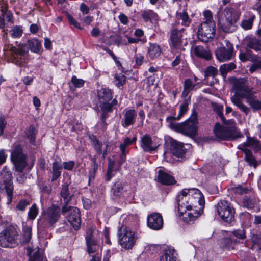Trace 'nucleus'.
<instances>
[{
	"mask_svg": "<svg viewBox=\"0 0 261 261\" xmlns=\"http://www.w3.org/2000/svg\"><path fill=\"white\" fill-rule=\"evenodd\" d=\"M62 169V165L58 162H54L53 163L51 181H55L61 176Z\"/></svg>",
	"mask_w": 261,
	"mask_h": 261,
	"instance_id": "nucleus-35",
	"label": "nucleus"
},
{
	"mask_svg": "<svg viewBox=\"0 0 261 261\" xmlns=\"http://www.w3.org/2000/svg\"><path fill=\"white\" fill-rule=\"evenodd\" d=\"M226 126L220 125L219 123H216L214 127L213 132L215 136L221 140L229 141L241 137L240 132L238 130L235 126V121L232 124H227Z\"/></svg>",
	"mask_w": 261,
	"mask_h": 261,
	"instance_id": "nucleus-5",
	"label": "nucleus"
},
{
	"mask_svg": "<svg viewBox=\"0 0 261 261\" xmlns=\"http://www.w3.org/2000/svg\"><path fill=\"white\" fill-rule=\"evenodd\" d=\"M244 159L247 165L254 169H256L259 164L251 150H245Z\"/></svg>",
	"mask_w": 261,
	"mask_h": 261,
	"instance_id": "nucleus-30",
	"label": "nucleus"
},
{
	"mask_svg": "<svg viewBox=\"0 0 261 261\" xmlns=\"http://www.w3.org/2000/svg\"><path fill=\"white\" fill-rule=\"evenodd\" d=\"M245 98L247 99V103L250 105L254 111L261 109V101L255 99L254 92L252 91L248 95H246Z\"/></svg>",
	"mask_w": 261,
	"mask_h": 261,
	"instance_id": "nucleus-29",
	"label": "nucleus"
},
{
	"mask_svg": "<svg viewBox=\"0 0 261 261\" xmlns=\"http://www.w3.org/2000/svg\"><path fill=\"white\" fill-rule=\"evenodd\" d=\"M30 204V202L27 200H21L16 205V208L19 211H23L26 207Z\"/></svg>",
	"mask_w": 261,
	"mask_h": 261,
	"instance_id": "nucleus-61",
	"label": "nucleus"
},
{
	"mask_svg": "<svg viewBox=\"0 0 261 261\" xmlns=\"http://www.w3.org/2000/svg\"><path fill=\"white\" fill-rule=\"evenodd\" d=\"M0 190H5L7 195V204H10L13 197V186L11 172L4 167L0 172Z\"/></svg>",
	"mask_w": 261,
	"mask_h": 261,
	"instance_id": "nucleus-7",
	"label": "nucleus"
},
{
	"mask_svg": "<svg viewBox=\"0 0 261 261\" xmlns=\"http://www.w3.org/2000/svg\"><path fill=\"white\" fill-rule=\"evenodd\" d=\"M100 111H104L111 113L113 112V108L110 103L106 102H101L100 104Z\"/></svg>",
	"mask_w": 261,
	"mask_h": 261,
	"instance_id": "nucleus-59",
	"label": "nucleus"
},
{
	"mask_svg": "<svg viewBox=\"0 0 261 261\" xmlns=\"http://www.w3.org/2000/svg\"><path fill=\"white\" fill-rule=\"evenodd\" d=\"M60 195L63 199H67V198L70 196L69 184L68 183H64L61 185Z\"/></svg>",
	"mask_w": 261,
	"mask_h": 261,
	"instance_id": "nucleus-48",
	"label": "nucleus"
},
{
	"mask_svg": "<svg viewBox=\"0 0 261 261\" xmlns=\"http://www.w3.org/2000/svg\"><path fill=\"white\" fill-rule=\"evenodd\" d=\"M246 238L245 232L243 229L234 230L229 237L224 239L225 245L233 244H243Z\"/></svg>",
	"mask_w": 261,
	"mask_h": 261,
	"instance_id": "nucleus-13",
	"label": "nucleus"
},
{
	"mask_svg": "<svg viewBox=\"0 0 261 261\" xmlns=\"http://www.w3.org/2000/svg\"><path fill=\"white\" fill-rule=\"evenodd\" d=\"M243 206L248 209H251L254 207V201L248 196H245L242 201Z\"/></svg>",
	"mask_w": 261,
	"mask_h": 261,
	"instance_id": "nucleus-52",
	"label": "nucleus"
},
{
	"mask_svg": "<svg viewBox=\"0 0 261 261\" xmlns=\"http://www.w3.org/2000/svg\"><path fill=\"white\" fill-rule=\"evenodd\" d=\"M9 33L13 38H20L22 35L23 29L21 27L16 25L10 30Z\"/></svg>",
	"mask_w": 261,
	"mask_h": 261,
	"instance_id": "nucleus-45",
	"label": "nucleus"
},
{
	"mask_svg": "<svg viewBox=\"0 0 261 261\" xmlns=\"http://www.w3.org/2000/svg\"><path fill=\"white\" fill-rule=\"evenodd\" d=\"M241 15L239 10L232 7H226L218 19V25L224 32L232 33L238 28L237 22Z\"/></svg>",
	"mask_w": 261,
	"mask_h": 261,
	"instance_id": "nucleus-2",
	"label": "nucleus"
},
{
	"mask_svg": "<svg viewBox=\"0 0 261 261\" xmlns=\"http://www.w3.org/2000/svg\"><path fill=\"white\" fill-rule=\"evenodd\" d=\"M100 234L95 227H90L86 232L85 239L86 245H98L100 243L99 239Z\"/></svg>",
	"mask_w": 261,
	"mask_h": 261,
	"instance_id": "nucleus-18",
	"label": "nucleus"
},
{
	"mask_svg": "<svg viewBox=\"0 0 261 261\" xmlns=\"http://www.w3.org/2000/svg\"><path fill=\"white\" fill-rule=\"evenodd\" d=\"M37 131L33 125H30L25 130V136L30 143L35 145Z\"/></svg>",
	"mask_w": 261,
	"mask_h": 261,
	"instance_id": "nucleus-38",
	"label": "nucleus"
},
{
	"mask_svg": "<svg viewBox=\"0 0 261 261\" xmlns=\"http://www.w3.org/2000/svg\"><path fill=\"white\" fill-rule=\"evenodd\" d=\"M226 47L218 48L215 51L217 59L220 62L231 60L233 56L234 48L233 44L226 40Z\"/></svg>",
	"mask_w": 261,
	"mask_h": 261,
	"instance_id": "nucleus-12",
	"label": "nucleus"
},
{
	"mask_svg": "<svg viewBox=\"0 0 261 261\" xmlns=\"http://www.w3.org/2000/svg\"><path fill=\"white\" fill-rule=\"evenodd\" d=\"M197 114L194 113L189 119L184 122L177 123L174 121H170L168 127L170 129L181 133L187 136L194 138L197 135Z\"/></svg>",
	"mask_w": 261,
	"mask_h": 261,
	"instance_id": "nucleus-3",
	"label": "nucleus"
},
{
	"mask_svg": "<svg viewBox=\"0 0 261 261\" xmlns=\"http://www.w3.org/2000/svg\"><path fill=\"white\" fill-rule=\"evenodd\" d=\"M40 192L42 194H50L52 191L51 186H48L44 184H40L38 185Z\"/></svg>",
	"mask_w": 261,
	"mask_h": 261,
	"instance_id": "nucleus-54",
	"label": "nucleus"
},
{
	"mask_svg": "<svg viewBox=\"0 0 261 261\" xmlns=\"http://www.w3.org/2000/svg\"><path fill=\"white\" fill-rule=\"evenodd\" d=\"M28 261H42L44 257V249L38 246H30L27 247Z\"/></svg>",
	"mask_w": 261,
	"mask_h": 261,
	"instance_id": "nucleus-17",
	"label": "nucleus"
},
{
	"mask_svg": "<svg viewBox=\"0 0 261 261\" xmlns=\"http://www.w3.org/2000/svg\"><path fill=\"white\" fill-rule=\"evenodd\" d=\"M232 102L239 108L241 111L247 114L249 111V108L242 103V101L238 96L233 95L231 98Z\"/></svg>",
	"mask_w": 261,
	"mask_h": 261,
	"instance_id": "nucleus-36",
	"label": "nucleus"
},
{
	"mask_svg": "<svg viewBox=\"0 0 261 261\" xmlns=\"http://www.w3.org/2000/svg\"><path fill=\"white\" fill-rule=\"evenodd\" d=\"M137 141V137L134 136L132 139L129 137H126L124 139L123 142L120 145V150H126V148L132 144L135 143Z\"/></svg>",
	"mask_w": 261,
	"mask_h": 261,
	"instance_id": "nucleus-50",
	"label": "nucleus"
},
{
	"mask_svg": "<svg viewBox=\"0 0 261 261\" xmlns=\"http://www.w3.org/2000/svg\"><path fill=\"white\" fill-rule=\"evenodd\" d=\"M75 162L73 161L64 162L63 163V168L67 170H72L74 167Z\"/></svg>",
	"mask_w": 261,
	"mask_h": 261,
	"instance_id": "nucleus-64",
	"label": "nucleus"
},
{
	"mask_svg": "<svg viewBox=\"0 0 261 261\" xmlns=\"http://www.w3.org/2000/svg\"><path fill=\"white\" fill-rule=\"evenodd\" d=\"M203 16L204 17V21L202 23H209L211 22H215L213 20L212 13L210 10H205L203 13Z\"/></svg>",
	"mask_w": 261,
	"mask_h": 261,
	"instance_id": "nucleus-56",
	"label": "nucleus"
},
{
	"mask_svg": "<svg viewBox=\"0 0 261 261\" xmlns=\"http://www.w3.org/2000/svg\"><path fill=\"white\" fill-rule=\"evenodd\" d=\"M38 214V210L36 204H34L28 212V218L30 220H34Z\"/></svg>",
	"mask_w": 261,
	"mask_h": 261,
	"instance_id": "nucleus-53",
	"label": "nucleus"
},
{
	"mask_svg": "<svg viewBox=\"0 0 261 261\" xmlns=\"http://www.w3.org/2000/svg\"><path fill=\"white\" fill-rule=\"evenodd\" d=\"M190 102V97L185 99L183 103L179 106V111L178 115L177 117L169 116L167 117L166 122L170 124V121H174L175 122L176 120H179L180 119L181 117L187 112L188 110V106Z\"/></svg>",
	"mask_w": 261,
	"mask_h": 261,
	"instance_id": "nucleus-23",
	"label": "nucleus"
},
{
	"mask_svg": "<svg viewBox=\"0 0 261 261\" xmlns=\"http://www.w3.org/2000/svg\"><path fill=\"white\" fill-rule=\"evenodd\" d=\"M232 191L236 194L242 195L247 193L249 190L247 187L245 186H239L233 188Z\"/></svg>",
	"mask_w": 261,
	"mask_h": 261,
	"instance_id": "nucleus-55",
	"label": "nucleus"
},
{
	"mask_svg": "<svg viewBox=\"0 0 261 261\" xmlns=\"http://www.w3.org/2000/svg\"><path fill=\"white\" fill-rule=\"evenodd\" d=\"M250 147H251L255 152H257L261 149V144L259 140L255 138H249Z\"/></svg>",
	"mask_w": 261,
	"mask_h": 261,
	"instance_id": "nucleus-47",
	"label": "nucleus"
},
{
	"mask_svg": "<svg viewBox=\"0 0 261 261\" xmlns=\"http://www.w3.org/2000/svg\"><path fill=\"white\" fill-rule=\"evenodd\" d=\"M27 45L29 49L34 53H39L42 46L41 42L35 38L28 39Z\"/></svg>",
	"mask_w": 261,
	"mask_h": 261,
	"instance_id": "nucleus-31",
	"label": "nucleus"
},
{
	"mask_svg": "<svg viewBox=\"0 0 261 261\" xmlns=\"http://www.w3.org/2000/svg\"><path fill=\"white\" fill-rule=\"evenodd\" d=\"M159 146L153 142L149 134H145L141 138L140 146L145 152L152 153L157 149Z\"/></svg>",
	"mask_w": 261,
	"mask_h": 261,
	"instance_id": "nucleus-15",
	"label": "nucleus"
},
{
	"mask_svg": "<svg viewBox=\"0 0 261 261\" xmlns=\"http://www.w3.org/2000/svg\"><path fill=\"white\" fill-rule=\"evenodd\" d=\"M215 22L201 23L197 32L198 38L204 42H211L215 37Z\"/></svg>",
	"mask_w": 261,
	"mask_h": 261,
	"instance_id": "nucleus-9",
	"label": "nucleus"
},
{
	"mask_svg": "<svg viewBox=\"0 0 261 261\" xmlns=\"http://www.w3.org/2000/svg\"><path fill=\"white\" fill-rule=\"evenodd\" d=\"M215 207L216 212L224 221L231 223L234 220L235 209L228 201L221 200Z\"/></svg>",
	"mask_w": 261,
	"mask_h": 261,
	"instance_id": "nucleus-6",
	"label": "nucleus"
},
{
	"mask_svg": "<svg viewBox=\"0 0 261 261\" xmlns=\"http://www.w3.org/2000/svg\"><path fill=\"white\" fill-rule=\"evenodd\" d=\"M218 74V70L215 67L210 66L205 70L204 76L205 77H212L214 78Z\"/></svg>",
	"mask_w": 261,
	"mask_h": 261,
	"instance_id": "nucleus-49",
	"label": "nucleus"
},
{
	"mask_svg": "<svg viewBox=\"0 0 261 261\" xmlns=\"http://www.w3.org/2000/svg\"><path fill=\"white\" fill-rule=\"evenodd\" d=\"M98 96L101 102H108L113 98L112 91L111 89L107 88H101L98 90Z\"/></svg>",
	"mask_w": 261,
	"mask_h": 261,
	"instance_id": "nucleus-27",
	"label": "nucleus"
},
{
	"mask_svg": "<svg viewBox=\"0 0 261 261\" xmlns=\"http://www.w3.org/2000/svg\"><path fill=\"white\" fill-rule=\"evenodd\" d=\"M125 184L121 180H117L112 186L111 192L114 200L118 199L125 191Z\"/></svg>",
	"mask_w": 261,
	"mask_h": 261,
	"instance_id": "nucleus-21",
	"label": "nucleus"
},
{
	"mask_svg": "<svg viewBox=\"0 0 261 261\" xmlns=\"http://www.w3.org/2000/svg\"><path fill=\"white\" fill-rule=\"evenodd\" d=\"M73 195L69 196L67 199H63L64 201V206L62 208V213L63 214L68 212L70 210H73V208L75 207L69 206V204L70 203Z\"/></svg>",
	"mask_w": 261,
	"mask_h": 261,
	"instance_id": "nucleus-51",
	"label": "nucleus"
},
{
	"mask_svg": "<svg viewBox=\"0 0 261 261\" xmlns=\"http://www.w3.org/2000/svg\"><path fill=\"white\" fill-rule=\"evenodd\" d=\"M92 145L95 150L96 153L100 155L102 153L101 148L102 144L100 142L95 135H92L90 137Z\"/></svg>",
	"mask_w": 261,
	"mask_h": 261,
	"instance_id": "nucleus-40",
	"label": "nucleus"
},
{
	"mask_svg": "<svg viewBox=\"0 0 261 261\" xmlns=\"http://www.w3.org/2000/svg\"><path fill=\"white\" fill-rule=\"evenodd\" d=\"M170 151L176 156H180L186 152L183 144L176 141L173 139H170Z\"/></svg>",
	"mask_w": 261,
	"mask_h": 261,
	"instance_id": "nucleus-24",
	"label": "nucleus"
},
{
	"mask_svg": "<svg viewBox=\"0 0 261 261\" xmlns=\"http://www.w3.org/2000/svg\"><path fill=\"white\" fill-rule=\"evenodd\" d=\"M156 16L157 14L151 10H145L141 13V17L145 22L151 21Z\"/></svg>",
	"mask_w": 261,
	"mask_h": 261,
	"instance_id": "nucleus-41",
	"label": "nucleus"
},
{
	"mask_svg": "<svg viewBox=\"0 0 261 261\" xmlns=\"http://www.w3.org/2000/svg\"><path fill=\"white\" fill-rule=\"evenodd\" d=\"M148 226L152 229L160 230L163 226V219L158 213H153L147 217Z\"/></svg>",
	"mask_w": 261,
	"mask_h": 261,
	"instance_id": "nucleus-16",
	"label": "nucleus"
},
{
	"mask_svg": "<svg viewBox=\"0 0 261 261\" xmlns=\"http://www.w3.org/2000/svg\"><path fill=\"white\" fill-rule=\"evenodd\" d=\"M11 160L15 165L16 170L22 172L27 165V155L23 153L20 145L14 146L11 155Z\"/></svg>",
	"mask_w": 261,
	"mask_h": 261,
	"instance_id": "nucleus-8",
	"label": "nucleus"
},
{
	"mask_svg": "<svg viewBox=\"0 0 261 261\" xmlns=\"http://www.w3.org/2000/svg\"><path fill=\"white\" fill-rule=\"evenodd\" d=\"M158 180L159 182L165 185H171L176 182L173 176L161 170L158 171Z\"/></svg>",
	"mask_w": 261,
	"mask_h": 261,
	"instance_id": "nucleus-26",
	"label": "nucleus"
},
{
	"mask_svg": "<svg viewBox=\"0 0 261 261\" xmlns=\"http://www.w3.org/2000/svg\"><path fill=\"white\" fill-rule=\"evenodd\" d=\"M194 54L198 58H202L207 61L212 59V55L207 48H204L201 45H197L194 47Z\"/></svg>",
	"mask_w": 261,
	"mask_h": 261,
	"instance_id": "nucleus-25",
	"label": "nucleus"
},
{
	"mask_svg": "<svg viewBox=\"0 0 261 261\" xmlns=\"http://www.w3.org/2000/svg\"><path fill=\"white\" fill-rule=\"evenodd\" d=\"M32 237V228L29 227H24L23 229V236L22 244H28L30 242Z\"/></svg>",
	"mask_w": 261,
	"mask_h": 261,
	"instance_id": "nucleus-42",
	"label": "nucleus"
},
{
	"mask_svg": "<svg viewBox=\"0 0 261 261\" xmlns=\"http://www.w3.org/2000/svg\"><path fill=\"white\" fill-rule=\"evenodd\" d=\"M177 17L182 20L181 24L184 27H188L191 22V20L190 19L187 12L184 11L182 12L177 13Z\"/></svg>",
	"mask_w": 261,
	"mask_h": 261,
	"instance_id": "nucleus-43",
	"label": "nucleus"
},
{
	"mask_svg": "<svg viewBox=\"0 0 261 261\" xmlns=\"http://www.w3.org/2000/svg\"><path fill=\"white\" fill-rule=\"evenodd\" d=\"M71 82L76 88H81L83 87L85 82L83 80L77 79L75 76H73L72 77Z\"/></svg>",
	"mask_w": 261,
	"mask_h": 261,
	"instance_id": "nucleus-60",
	"label": "nucleus"
},
{
	"mask_svg": "<svg viewBox=\"0 0 261 261\" xmlns=\"http://www.w3.org/2000/svg\"><path fill=\"white\" fill-rule=\"evenodd\" d=\"M184 29H181L180 30L176 29H173L170 32V40L171 46L175 48H178L181 44V38L182 37L181 31Z\"/></svg>",
	"mask_w": 261,
	"mask_h": 261,
	"instance_id": "nucleus-22",
	"label": "nucleus"
},
{
	"mask_svg": "<svg viewBox=\"0 0 261 261\" xmlns=\"http://www.w3.org/2000/svg\"><path fill=\"white\" fill-rule=\"evenodd\" d=\"M18 232L16 227L10 226L0 233V245L18 244Z\"/></svg>",
	"mask_w": 261,
	"mask_h": 261,
	"instance_id": "nucleus-10",
	"label": "nucleus"
},
{
	"mask_svg": "<svg viewBox=\"0 0 261 261\" xmlns=\"http://www.w3.org/2000/svg\"><path fill=\"white\" fill-rule=\"evenodd\" d=\"M27 44H19L17 47L12 46L10 48L11 52L16 55L24 56L29 52V47Z\"/></svg>",
	"mask_w": 261,
	"mask_h": 261,
	"instance_id": "nucleus-32",
	"label": "nucleus"
},
{
	"mask_svg": "<svg viewBox=\"0 0 261 261\" xmlns=\"http://www.w3.org/2000/svg\"><path fill=\"white\" fill-rule=\"evenodd\" d=\"M178 211L183 220L191 224L201 215L205 200L201 191L196 188L184 189L176 196Z\"/></svg>",
	"mask_w": 261,
	"mask_h": 261,
	"instance_id": "nucleus-1",
	"label": "nucleus"
},
{
	"mask_svg": "<svg viewBox=\"0 0 261 261\" xmlns=\"http://www.w3.org/2000/svg\"><path fill=\"white\" fill-rule=\"evenodd\" d=\"M118 238L120 245H134L137 239L134 232L124 225L119 228Z\"/></svg>",
	"mask_w": 261,
	"mask_h": 261,
	"instance_id": "nucleus-11",
	"label": "nucleus"
},
{
	"mask_svg": "<svg viewBox=\"0 0 261 261\" xmlns=\"http://www.w3.org/2000/svg\"><path fill=\"white\" fill-rule=\"evenodd\" d=\"M68 212H69L67 216L68 222L75 230H78L80 227L81 222L79 209L74 207Z\"/></svg>",
	"mask_w": 261,
	"mask_h": 261,
	"instance_id": "nucleus-19",
	"label": "nucleus"
},
{
	"mask_svg": "<svg viewBox=\"0 0 261 261\" xmlns=\"http://www.w3.org/2000/svg\"><path fill=\"white\" fill-rule=\"evenodd\" d=\"M147 53L151 59L157 58L161 55V47L156 43H150L149 46L148 47Z\"/></svg>",
	"mask_w": 261,
	"mask_h": 261,
	"instance_id": "nucleus-33",
	"label": "nucleus"
},
{
	"mask_svg": "<svg viewBox=\"0 0 261 261\" xmlns=\"http://www.w3.org/2000/svg\"><path fill=\"white\" fill-rule=\"evenodd\" d=\"M60 215V207L55 204H52L41 213L40 218L38 221V226L43 228L53 227L59 220Z\"/></svg>",
	"mask_w": 261,
	"mask_h": 261,
	"instance_id": "nucleus-4",
	"label": "nucleus"
},
{
	"mask_svg": "<svg viewBox=\"0 0 261 261\" xmlns=\"http://www.w3.org/2000/svg\"><path fill=\"white\" fill-rule=\"evenodd\" d=\"M68 20L71 25H73L79 29H82L80 23H79L72 16L70 15L68 16Z\"/></svg>",
	"mask_w": 261,
	"mask_h": 261,
	"instance_id": "nucleus-63",
	"label": "nucleus"
},
{
	"mask_svg": "<svg viewBox=\"0 0 261 261\" xmlns=\"http://www.w3.org/2000/svg\"><path fill=\"white\" fill-rule=\"evenodd\" d=\"M115 85L118 88L123 86L126 82V77L122 73H117L114 76Z\"/></svg>",
	"mask_w": 261,
	"mask_h": 261,
	"instance_id": "nucleus-46",
	"label": "nucleus"
},
{
	"mask_svg": "<svg viewBox=\"0 0 261 261\" xmlns=\"http://www.w3.org/2000/svg\"><path fill=\"white\" fill-rule=\"evenodd\" d=\"M164 256L166 261H178L177 254L174 248L172 246H168L164 250Z\"/></svg>",
	"mask_w": 261,
	"mask_h": 261,
	"instance_id": "nucleus-34",
	"label": "nucleus"
},
{
	"mask_svg": "<svg viewBox=\"0 0 261 261\" xmlns=\"http://www.w3.org/2000/svg\"><path fill=\"white\" fill-rule=\"evenodd\" d=\"M90 160L91 161V164L88 173L89 180L90 181L94 180L98 169V165L97 162V158L96 156H91Z\"/></svg>",
	"mask_w": 261,
	"mask_h": 261,
	"instance_id": "nucleus-28",
	"label": "nucleus"
},
{
	"mask_svg": "<svg viewBox=\"0 0 261 261\" xmlns=\"http://www.w3.org/2000/svg\"><path fill=\"white\" fill-rule=\"evenodd\" d=\"M254 17L248 20H244L241 22V25L245 30L250 29L253 25Z\"/></svg>",
	"mask_w": 261,
	"mask_h": 261,
	"instance_id": "nucleus-57",
	"label": "nucleus"
},
{
	"mask_svg": "<svg viewBox=\"0 0 261 261\" xmlns=\"http://www.w3.org/2000/svg\"><path fill=\"white\" fill-rule=\"evenodd\" d=\"M233 88L236 94L243 98H245V95H248L252 92V88L248 87L244 79L237 80L234 83Z\"/></svg>",
	"mask_w": 261,
	"mask_h": 261,
	"instance_id": "nucleus-14",
	"label": "nucleus"
},
{
	"mask_svg": "<svg viewBox=\"0 0 261 261\" xmlns=\"http://www.w3.org/2000/svg\"><path fill=\"white\" fill-rule=\"evenodd\" d=\"M137 117V113L134 109H130L126 111L124 113L123 118L121 121L123 127L126 128L130 125H133Z\"/></svg>",
	"mask_w": 261,
	"mask_h": 261,
	"instance_id": "nucleus-20",
	"label": "nucleus"
},
{
	"mask_svg": "<svg viewBox=\"0 0 261 261\" xmlns=\"http://www.w3.org/2000/svg\"><path fill=\"white\" fill-rule=\"evenodd\" d=\"M213 109L215 112L217 114L218 117L221 119L223 123L227 124H232L233 123V119H230L227 120L224 117L223 114V107L222 105H215L213 107Z\"/></svg>",
	"mask_w": 261,
	"mask_h": 261,
	"instance_id": "nucleus-37",
	"label": "nucleus"
},
{
	"mask_svg": "<svg viewBox=\"0 0 261 261\" xmlns=\"http://www.w3.org/2000/svg\"><path fill=\"white\" fill-rule=\"evenodd\" d=\"M2 12L3 13V16L5 17L6 20L8 22L12 21L13 19V15L10 12H8L7 10V8H3L1 10Z\"/></svg>",
	"mask_w": 261,
	"mask_h": 261,
	"instance_id": "nucleus-62",
	"label": "nucleus"
},
{
	"mask_svg": "<svg viewBox=\"0 0 261 261\" xmlns=\"http://www.w3.org/2000/svg\"><path fill=\"white\" fill-rule=\"evenodd\" d=\"M247 46L252 48L256 51L261 50V43L258 39L256 38H252L249 41Z\"/></svg>",
	"mask_w": 261,
	"mask_h": 261,
	"instance_id": "nucleus-44",
	"label": "nucleus"
},
{
	"mask_svg": "<svg viewBox=\"0 0 261 261\" xmlns=\"http://www.w3.org/2000/svg\"><path fill=\"white\" fill-rule=\"evenodd\" d=\"M197 84H194L192 80L190 79H187L184 81V89H186L189 91H192Z\"/></svg>",
	"mask_w": 261,
	"mask_h": 261,
	"instance_id": "nucleus-58",
	"label": "nucleus"
},
{
	"mask_svg": "<svg viewBox=\"0 0 261 261\" xmlns=\"http://www.w3.org/2000/svg\"><path fill=\"white\" fill-rule=\"evenodd\" d=\"M236 68L235 64L230 62L227 64H224L220 67V71L223 77H225L228 72Z\"/></svg>",
	"mask_w": 261,
	"mask_h": 261,
	"instance_id": "nucleus-39",
	"label": "nucleus"
}]
</instances>
